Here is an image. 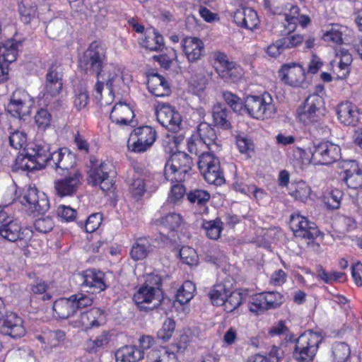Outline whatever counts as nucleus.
Wrapping results in <instances>:
<instances>
[{
	"label": "nucleus",
	"instance_id": "nucleus-1",
	"mask_svg": "<svg viewBox=\"0 0 362 362\" xmlns=\"http://www.w3.org/2000/svg\"><path fill=\"white\" fill-rule=\"evenodd\" d=\"M198 133L201 141L211 151L204 152L199 156L198 168L209 184L221 186L226 180L221 169L220 160L213 154V152L221 150V141L217 138L216 130L207 122L199 124Z\"/></svg>",
	"mask_w": 362,
	"mask_h": 362
},
{
	"label": "nucleus",
	"instance_id": "nucleus-2",
	"mask_svg": "<svg viewBox=\"0 0 362 362\" xmlns=\"http://www.w3.org/2000/svg\"><path fill=\"white\" fill-rule=\"evenodd\" d=\"M105 59L106 49L102 43L97 41L91 42L78 59V67L81 71L96 76L98 80L95 85V90L100 97L102 95L105 83L110 93L113 92V81L117 76L114 71H103Z\"/></svg>",
	"mask_w": 362,
	"mask_h": 362
},
{
	"label": "nucleus",
	"instance_id": "nucleus-3",
	"mask_svg": "<svg viewBox=\"0 0 362 362\" xmlns=\"http://www.w3.org/2000/svg\"><path fill=\"white\" fill-rule=\"evenodd\" d=\"M161 278L158 275H148L145 283L134 295L133 300L140 310L151 311L165 301Z\"/></svg>",
	"mask_w": 362,
	"mask_h": 362
},
{
	"label": "nucleus",
	"instance_id": "nucleus-4",
	"mask_svg": "<svg viewBox=\"0 0 362 362\" xmlns=\"http://www.w3.org/2000/svg\"><path fill=\"white\" fill-rule=\"evenodd\" d=\"M193 165L192 158L188 154L182 151H176L171 155L165 165V177L171 182H182Z\"/></svg>",
	"mask_w": 362,
	"mask_h": 362
},
{
	"label": "nucleus",
	"instance_id": "nucleus-5",
	"mask_svg": "<svg viewBox=\"0 0 362 362\" xmlns=\"http://www.w3.org/2000/svg\"><path fill=\"white\" fill-rule=\"evenodd\" d=\"M293 358L296 362H313L321 342L320 336L312 331H306L295 339Z\"/></svg>",
	"mask_w": 362,
	"mask_h": 362
},
{
	"label": "nucleus",
	"instance_id": "nucleus-6",
	"mask_svg": "<svg viewBox=\"0 0 362 362\" xmlns=\"http://www.w3.org/2000/svg\"><path fill=\"white\" fill-rule=\"evenodd\" d=\"M275 112V105L269 93L249 95L245 100L243 115L247 113L255 119H264L271 117Z\"/></svg>",
	"mask_w": 362,
	"mask_h": 362
},
{
	"label": "nucleus",
	"instance_id": "nucleus-7",
	"mask_svg": "<svg viewBox=\"0 0 362 362\" xmlns=\"http://www.w3.org/2000/svg\"><path fill=\"white\" fill-rule=\"evenodd\" d=\"M308 151L315 164L328 165L341 158V148L329 141H313Z\"/></svg>",
	"mask_w": 362,
	"mask_h": 362
},
{
	"label": "nucleus",
	"instance_id": "nucleus-8",
	"mask_svg": "<svg viewBox=\"0 0 362 362\" xmlns=\"http://www.w3.org/2000/svg\"><path fill=\"white\" fill-rule=\"evenodd\" d=\"M325 112L324 99L317 93L308 95L296 110L299 120L304 124H310L311 122L320 119Z\"/></svg>",
	"mask_w": 362,
	"mask_h": 362
},
{
	"label": "nucleus",
	"instance_id": "nucleus-9",
	"mask_svg": "<svg viewBox=\"0 0 362 362\" xmlns=\"http://www.w3.org/2000/svg\"><path fill=\"white\" fill-rule=\"evenodd\" d=\"M24 211L30 216L44 214L49 209V202L43 192H40L35 185H29L24 194Z\"/></svg>",
	"mask_w": 362,
	"mask_h": 362
},
{
	"label": "nucleus",
	"instance_id": "nucleus-10",
	"mask_svg": "<svg viewBox=\"0 0 362 362\" xmlns=\"http://www.w3.org/2000/svg\"><path fill=\"white\" fill-rule=\"evenodd\" d=\"M182 223V218L179 214L170 213L156 220V223L160 227L159 237L163 247L175 242L176 231Z\"/></svg>",
	"mask_w": 362,
	"mask_h": 362
},
{
	"label": "nucleus",
	"instance_id": "nucleus-11",
	"mask_svg": "<svg viewBox=\"0 0 362 362\" xmlns=\"http://www.w3.org/2000/svg\"><path fill=\"white\" fill-rule=\"evenodd\" d=\"M289 226L296 238L313 241L323 235L315 223L300 214L291 216Z\"/></svg>",
	"mask_w": 362,
	"mask_h": 362
},
{
	"label": "nucleus",
	"instance_id": "nucleus-12",
	"mask_svg": "<svg viewBox=\"0 0 362 362\" xmlns=\"http://www.w3.org/2000/svg\"><path fill=\"white\" fill-rule=\"evenodd\" d=\"M91 167L88 171V182L93 186H100L103 192L110 190L113 187V181L110 178L107 171V165L102 162L98 166V160L95 156L90 158Z\"/></svg>",
	"mask_w": 362,
	"mask_h": 362
},
{
	"label": "nucleus",
	"instance_id": "nucleus-13",
	"mask_svg": "<svg viewBox=\"0 0 362 362\" xmlns=\"http://www.w3.org/2000/svg\"><path fill=\"white\" fill-rule=\"evenodd\" d=\"M48 147L30 143L24 147V159L29 163L24 165V170L33 171L45 168L49 158Z\"/></svg>",
	"mask_w": 362,
	"mask_h": 362
},
{
	"label": "nucleus",
	"instance_id": "nucleus-14",
	"mask_svg": "<svg viewBox=\"0 0 362 362\" xmlns=\"http://www.w3.org/2000/svg\"><path fill=\"white\" fill-rule=\"evenodd\" d=\"M156 115L158 122L170 132L177 133L180 129L181 115L168 103H159Z\"/></svg>",
	"mask_w": 362,
	"mask_h": 362
},
{
	"label": "nucleus",
	"instance_id": "nucleus-15",
	"mask_svg": "<svg viewBox=\"0 0 362 362\" xmlns=\"http://www.w3.org/2000/svg\"><path fill=\"white\" fill-rule=\"evenodd\" d=\"M76 163L75 154L66 148H62L53 153L49 152L46 166H50L59 174H64L65 170L72 168Z\"/></svg>",
	"mask_w": 362,
	"mask_h": 362
},
{
	"label": "nucleus",
	"instance_id": "nucleus-16",
	"mask_svg": "<svg viewBox=\"0 0 362 362\" xmlns=\"http://www.w3.org/2000/svg\"><path fill=\"white\" fill-rule=\"evenodd\" d=\"M279 76L285 84L299 87L305 82V69L298 63L285 64L279 69Z\"/></svg>",
	"mask_w": 362,
	"mask_h": 362
},
{
	"label": "nucleus",
	"instance_id": "nucleus-17",
	"mask_svg": "<svg viewBox=\"0 0 362 362\" xmlns=\"http://www.w3.org/2000/svg\"><path fill=\"white\" fill-rule=\"evenodd\" d=\"M63 76L62 64L58 62H53L45 76V88L48 94L56 96L60 93L63 87Z\"/></svg>",
	"mask_w": 362,
	"mask_h": 362
},
{
	"label": "nucleus",
	"instance_id": "nucleus-18",
	"mask_svg": "<svg viewBox=\"0 0 362 362\" xmlns=\"http://www.w3.org/2000/svg\"><path fill=\"white\" fill-rule=\"evenodd\" d=\"M81 279V288L87 293H98L107 288L105 274L101 271L88 269L83 272Z\"/></svg>",
	"mask_w": 362,
	"mask_h": 362
},
{
	"label": "nucleus",
	"instance_id": "nucleus-19",
	"mask_svg": "<svg viewBox=\"0 0 362 362\" xmlns=\"http://www.w3.org/2000/svg\"><path fill=\"white\" fill-rule=\"evenodd\" d=\"M132 136H136L137 140L128 147L136 153H143L151 147L156 139V132L149 126H143L134 130Z\"/></svg>",
	"mask_w": 362,
	"mask_h": 362
},
{
	"label": "nucleus",
	"instance_id": "nucleus-20",
	"mask_svg": "<svg viewBox=\"0 0 362 362\" xmlns=\"http://www.w3.org/2000/svg\"><path fill=\"white\" fill-rule=\"evenodd\" d=\"M344 169L341 180L349 188L358 189L362 187V170L355 160H346L342 165Z\"/></svg>",
	"mask_w": 362,
	"mask_h": 362
},
{
	"label": "nucleus",
	"instance_id": "nucleus-21",
	"mask_svg": "<svg viewBox=\"0 0 362 362\" xmlns=\"http://www.w3.org/2000/svg\"><path fill=\"white\" fill-rule=\"evenodd\" d=\"M81 173L77 170L72 175L56 180L54 188L57 194L61 197L71 196L75 194L81 184Z\"/></svg>",
	"mask_w": 362,
	"mask_h": 362
},
{
	"label": "nucleus",
	"instance_id": "nucleus-22",
	"mask_svg": "<svg viewBox=\"0 0 362 362\" xmlns=\"http://www.w3.org/2000/svg\"><path fill=\"white\" fill-rule=\"evenodd\" d=\"M182 50L191 63L199 60L204 52V42L195 37H186L181 42Z\"/></svg>",
	"mask_w": 362,
	"mask_h": 362
},
{
	"label": "nucleus",
	"instance_id": "nucleus-23",
	"mask_svg": "<svg viewBox=\"0 0 362 362\" xmlns=\"http://www.w3.org/2000/svg\"><path fill=\"white\" fill-rule=\"evenodd\" d=\"M134 113L126 103L119 102L114 105L110 115L112 122L120 125H127L132 122Z\"/></svg>",
	"mask_w": 362,
	"mask_h": 362
},
{
	"label": "nucleus",
	"instance_id": "nucleus-24",
	"mask_svg": "<svg viewBox=\"0 0 362 362\" xmlns=\"http://www.w3.org/2000/svg\"><path fill=\"white\" fill-rule=\"evenodd\" d=\"M144 358V351L134 345H125L115 352L116 362H139Z\"/></svg>",
	"mask_w": 362,
	"mask_h": 362
},
{
	"label": "nucleus",
	"instance_id": "nucleus-25",
	"mask_svg": "<svg viewBox=\"0 0 362 362\" xmlns=\"http://www.w3.org/2000/svg\"><path fill=\"white\" fill-rule=\"evenodd\" d=\"M230 116V112L225 105L217 103L213 106L212 117L215 126L224 130L231 129Z\"/></svg>",
	"mask_w": 362,
	"mask_h": 362
},
{
	"label": "nucleus",
	"instance_id": "nucleus-26",
	"mask_svg": "<svg viewBox=\"0 0 362 362\" xmlns=\"http://www.w3.org/2000/svg\"><path fill=\"white\" fill-rule=\"evenodd\" d=\"M104 320V311L98 308H93L81 313L79 322L86 329L99 327Z\"/></svg>",
	"mask_w": 362,
	"mask_h": 362
},
{
	"label": "nucleus",
	"instance_id": "nucleus-27",
	"mask_svg": "<svg viewBox=\"0 0 362 362\" xmlns=\"http://www.w3.org/2000/svg\"><path fill=\"white\" fill-rule=\"evenodd\" d=\"M232 286L230 281H224L215 284L209 292L212 304L216 306L222 305L226 300L228 293L230 292Z\"/></svg>",
	"mask_w": 362,
	"mask_h": 362
},
{
	"label": "nucleus",
	"instance_id": "nucleus-28",
	"mask_svg": "<svg viewBox=\"0 0 362 362\" xmlns=\"http://www.w3.org/2000/svg\"><path fill=\"white\" fill-rule=\"evenodd\" d=\"M339 119L345 125L356 126L358 121V112L354 110L351 103H346L339 105L337 107Z\"/></svg>",
	"mask_w": 362,
	"mask_h": 362
},
{
	"label": "nucleus",
	"instance_id": "nucleus-29",
	"mask_svg": "<svg viewBox=\"0 0 362 362\" xmlns=\"http://www.w3.org/2000/svg\"><path fill=\"white\" fill-rule=\"evenodd\" d=\"M53 310L61 319H67L76 313L71 296L67 298H60L55 300Z\"/></svg>",
	"mask_w": 362,
	"mask_h": 362
},
{
	"label": "nucleus",
	"instance_id": "nucleus-30",
	"mask_svg": "<svg viewBox=\"0 0 362 362\" xmlns=\"http://www.w3.org/2000/svg\"><path fill=\"white\" fill-rule=\"evenodd\" d=\"M153 246L146 238H139L133 245L130 255L134 260H141L153 251Z\"/></svg>",
	"mask_w": 362,
	"mask_h": 362
},
{
	"label": "nucleus",
	"instance_id": "nucleus-31",
	"mask_svg": "<svg viewBox=\"0 0 362 362\" xmlns=\"http://www.w3.org/2000/svg\"><path fill=\"white\" fill-rule=\"evenodd\" d=\"M21 41H15L13 39L0 44V62H13L18 55V47Z\"/></svg>",
	"mask_w": 362,
	"mask_h": 362
},
{
	"label": "nucleus",
	"instance_id": "nucleus-32",
	"mask_svg": "<svg viewBox=\"0 0 362 362\" xmlns=\"http://www.w3.org/2000/svg\"><path fill=\"white\" fill-rule=\"evenodd\" d=\"M218 75L225 81L235 83L243 76V70L235 62H232L223 69H218Z\"/></svg>",
	"mask_w": 362,
	"mask_h": 362
},
{
	"label": "nucleus",
	"instance_id": "nucleus-33",
	"mask_svg": "<svg viewBox=\"0 0 362 362\" xmlns=\"http://www.w3.org/2000/svg\"><path fill=\"white\" fill-rule=\"evenodd\" d=\"M21 226L17 223L9 221L0 226V235L8 241L14 242L20 238Z\"/></svg>",
	"mask_w": 362,
	"mask_h": 362
},
{
	"label": "nucleus",
	"instance_id": "nucleus-34",
	"mask_svg": "<svg viewBox=\"0 0 362 362\" xmlns=\"http://www.w3.org/2000/svg\"><path fill=\"white\" fill-rule=\"evenodd\" d=\"M142 45L151 51H161L164 47L163 37L153 30L145 37Z\"/></svg>",
	"mask_w": 362,
	"mask_h": 362
},
{
	"label": "nucleus",
	"instance_id": "nucleus-35",
	"mask_svg": "<svg viewBox=\"0 0 362 362\" xmlns=\"http://www.w3.org/2000/svg\"><path fill=\"white\" fill-rule=\"evenodd\" d=\"M351 349L345 342H334L332 347V356L334 362H345L349 358Z\"/></svg>",
	"mask_w": 362,
	"mask_h": 362
},
{
	"label": "nucleus",
	"instance_id": "nucleus-36",
	"mask_svg": "<svg viewBox=\"0 0 362 362\" xmlns=\"http://www.w3.org/2000/svg\"><path fill=\"white\" fill-rule=\"evenodd\" d=\"M243 300L242 293L233 291L232 288L222 306L226 312L232 313L243 303Z\"/></svg>",
	"mask_w": 362,
	"mask_h": 362
},
{
	"label": "nucleus",
	"instance_id": "nucleus-37",
	"mask_svg": "<svg viewBox=\"0 0 362 362\" xmlns=\"http://www.w3.org/2000/svg\"><path fill=\"white\" fill-rule=\"evenodd\" d=\"M223 98L233 112L243 115L244 103L237 95L229 91H225L223 93Z\"/></svg>",
	"mask_w": 362,
	"mask_h": 362
},
{
	"label": "nucleus",
	"instance_id": "nucleus-38",
	"mask_svg": "<svg viewBox=\"0 0 362 362\" xmlns=\"http://www.w3.org/2000/svg\"><path fill=\"white\" fill-rule=\"evenodd\" d=\"M18 318L16 313L13 312H6L5 314L2 312V316L0 317V328L4 329V332L11 334L12 331L17 326Z\"/></svg>",
	"mask_w": 362,
	"mask_h": 362
},
{
	"label": "nucleus",
	"instance_id": "nucleus-39",
	"mask_svg": "<svg viewBox=\"0 0 362 362\" xmlns=\"http://www.w3.org/2000/svg\"><path fill=\"white\" fill-rule=\"evenodd\" d=\"M219 219H215L206 221L203 224V228L206 230V235L212 240H217L221 235L222 227Z\"/></svg>",
	"mask_w": 362,
	"mask_h": 362
},
{
	"label": "nucleus",
	"instance_id": "nucleus-40",
	"mask_svg": "<svg viewBox=\"0 0 362 362\" xmlns=\"http://www.w3.org/2000/svg\"><path fill=\"white\" fill-rule=\"evenodd\" d=\"M129 190L134 199H139L146 190L144 180L134 176L129 184Z\"/></svg>",
	"mask_w": 362,
	"mask_h": 362
},
{
	"label": "nucleus",
	"instance_id": "nucleus-41",
	"mask_svg": "<svg viewBox=\"0 0 362 362\" xmlns=\"http://www.w3.org/2000/svg\"><path fill=\"white\" fill-rule=\"evenodd\" d=\"M66 27V22L62 18H55L50 21L46 27V33L49 37L55 38L59 36Z\"/></svg>",
	"mask_w": 362,
	"mask_h": 362
},
{
	"label": "nucleus",
	"instance_id": "nucleus-42",
	"mask_svg": "<svg viewBox=\"0 0 362 362\" xmlns=\"http://www.w3.org/2000/svg\"><path fill=\"white\" fill-rule=\"evenodd\" d=\"M263 295L269 310L279 308L284 301V296L279 292H265Z\"/></svg>",
	"mask_w": 362,
	"mask_h": 362
},
{
	"label": "nucleus",
	"instance_id": "nucleus-43",
	"mask_svg": "<svg viewBox=\"0 0 362 362\" xmlns=\"http://www.w3.org/2000/svg\"><path fill=\"white\" fill-rule=\"evenodd\" d=\"M175 329V321L171 318H167L162 326V328L158 332V337L164 341H168Z\"/></svg>",
	"mask_w": 362,
	"mask_h": 362
},
{
	"label": "nucleus",
	"instance_id": "nucleus-44",
	"mask_svg": "<svg viewBox=\"0 0 362 362\" xmlns=\"http://www.w3.org/2000/svg\"><path fill=\"white\" fill-rule=\"evenodd\" d=\"M190 340V337L187 334L183 333L180 334L179 337L176 338L171 344L170 347L173 350L172 351L177 354H183L187 349Z\"/></svg>",
	"mask_w": 362,
	"mask_h": 362
},
{
	"label": "nucleus",
	"instance_id": "nucleus-45",
	"mask_svg": "<svg viewBox=\"0 0 362 362\" xmlns=\"http://www.w3.org/2000/svg\"><path fill=\"white\" fill-rule=\"evenodd\" d=\"M187 199L191 203H197L198 205H203L210 199L208 192L202 189H194L187 194Z\"/></svg>",
	"mask_w": 362,
	"mask_h": 362
},
{
	"label": "nucleus",
	"instance_id": "nucleus-46",
	"mask_svg": "<svg viewBox=\"0 0 362 362\" xmlns=\"http://www.w3.org/2000/svg\"><path fill=\"white\" fill-rule=\"evenodd\" d=\"M309 131L314 134L315 136L327 137L331 134V130L329 127L323 122L316 120L311 122L310 124Z\"/></svg>",
	"mask_w": 362,
	"mask_h": 362
},
{
	"label": "nucleus",
	"instance_id": "nucleus-47",
	"mask_svg": "<svg viewBox=\"0 0 362 362\" xmlns=\"http://www.w3.org/2000/svg\"><path fill=\"white\" fill-rule=\"evenodd\" d=\"M72 302L75 307L76 312L93 304V298L82 293H78L71 296Z\"/></svg>",
	"mask_w": 362,
	"mask_h": 362
},
{
	"label": "nucleus",
	"instance_id": "nucleus-48",
	"mask_svg": "<svg viewBox=\"0 0 362 362\" xmlns=\"http://www.w3.org/2000/svg\"><path fill=\"white\" fill-rule=\"evenodd\" d=\"M300 15V8L297 6H292L288 13L285 14V21L288 23L285 28L288 33L293 32L297 25V20Z\"/></svg>",
	"mask_w": 362,
	"mask_h": 362
},
{
	"label": "nucleus",
	"instance_id": "nucleus-49",
	"mask_svg": "<svg viewBox=\"0 0 362 362\" xmlns=\"http://www.w3.org/2000/svg\"><path fill=\"white\" fill-rule=\"evenodd\" d=\"M339 25H332L329 30L323 35L322 39L326 42H332L336 44L342 42V33Z\"/></svg>",
	"mask_w": 362,
	"mask_h": 362
},
{
	"label": "nucleus",
	"instance_id": "nucleus-50",
	"mask_svg": "<svg viewBox=\"0 0 362 362\" xmlns=\"http://www.w3.org/2000/svg\"><path fill=\"white\" fill-rule=\"evenodd\" d=\"M23 109V101L21 99L15 98L13 95L7 105L6 110L12 117L21 119V110Z\"/></svg>",
	"mask_w": 362,
	"mask_h": 362
},
{
	"label": "nucleus",
	"instance_id": "nucleus-51",
	"mask_svg": "<svg viewBox=\"0 0 362 362\" xmlns=\"http://www.w3.org/2000/svg\"><path fill=\"white\" fill-rule=\"evenodd\" d=\"M89 101V95L86 90L83 88H80L76 90L75 95L74 97V107L80 110L88 105Z\"/></svg>",
	"mask_w": 362,
	"mask_h": 362
},
{
	"label": "nucleus",
	"instance_id": "nucleus-52",
	"mask_svg": "<svg viewBox=\"0 0 362 362\" xmlns=\"http://www.w3.org/2000/svg\"><path fill=\"white\" fill-rule=\"evenodd\" d=\"M249 310L257 315L269 310L263 293L256 296L253 298V301L249 305Z\"/></svg>",
	"mask_w": 362,
	"mask_h": 362
},
{
	"label": "nucleus",
	"instance_id": "nucleus-53",
	"mask_svg": "<svg viewBox=\"0 0 362 362\" xmlns=\"http://www.w3.org/2000/svg\"><path fill=\"white\" fill-rule=\"evenodd\" d=\"M103 221V215L100 213H94L90 215L84 225L87 233H93L98 228Z\"/></svg>",
	"mask_w": 362,
	"mask_h": 362
},
{
	"label": "nucleus",
	"instance_id": "nucleus-54",
	"mask_svg": "<svg viewBox=\"0 0 362 362\" xmlns=\"http://www.w3.org/2000/svg\"><path fill=\"white\" fill-rule=\"evenodd\" d=\"M186 287H192V289L194 290V288L189 281L185 283L182 287L178 289L175 296V300L177 301L180 305H185V303H188L193 296L191 291H186Z\"/></svg>",
	"mask_w": 362,
	"mask_h": 362
},
{
	"label": "nucleus",
	"instance_id": "nucleus-55",
	"mask_svg": "<svg viewBox=\"0 0 362 362\" xmlns=\"http://www.w3.org/2000/svg\"><path fill=\"white\" fill-rule=\"evenodd\" d=\"M35 121L39 128L45 129L50 124L51 115L47 110L41 108L35 115Z\"/></svg>",
	"mask_w": 362,
	"mask_h": 362
},
{
	"label": "nucleus",
	"instance_id": "nucleus-56",
	"mask_svg": "<svg viewBox=\"0 0 362 362\" xmlns=\"http://www.w3.org/2000/svg\"><path fill=\"white\" fill-rule=\"evenodd\" d=\"M311 189L304 182L298 184L295 190L291 192V195L297 200L305 202L310 194Z\"/></svg>",
	"mask_w": 362,
	"mask_h": 362
},
{
	"label": "nucleus",
	"instance_id": "nucleus-57",
	"mask_svg": "<svg viewBox=\"0 0 362 362\" xmlns=\"http://www.w3.org/2000/svg\"><path fill=\"white\" fill-rule=\"evenodd\" d=\"M180 256L182 262L188 264L193 265L197 262L196 252L194 249L189 247H183L180 250Z\"/></svg>",
	"mask_w": 362,
	"mask_h": 362
},
{
	"label": "nucleus",
	"instance_id": "nucleus-58",
	"mask_svg": "<svg viewBox=\"0 0 362 362\" xmlns=\"http://www.w3.org/2000/svg\"><path fill=\"white\" fill-rule=\"evenodd\" d=\"M284 50L294 48L300 45L304 40V37L300 35H293L284 37L279 39Z\"/></svg>",
	"mask_w": 362,
	"mask_h": 362
},
{
	"label": "nucleus",
	"instance_id": "nucleus-59",
	"mask_svg": "<svg viewBox=\"0 0 362 362\" xmlns=\"http://www.w3.org/2000/svg\"><path fill=\"white\" fill-rule=\"evenodd\" d=\"M34 226L35 229L39 232L47 233L53 229L54 223L50 217L47 216L36 219Z\"/></svg>",
	"mask_w": 362,
	"mask_h": 362
},
{
	"label": "nucleus",
	"instance_id": "nucleus-60",
	"mask_svg": "<svg viewBox=\"0 0 362 362\" xmlns=\"http://www.w3.org/2000/svg\"><path fill=\"white\" fill-rule=\"evenodd\" d=\"M245 11V28L252 30L259 23L257 14L250 8H246Z\"/></svg>",
	"mask_w": 362,
	"mask_h": 362
},
{
	"label": "nucleus",
	"instance_id": "nucleus-61",
	"mask_svg": "<svg viewBox=\"0 0 362 362\" xmlns=\"http://www.w3.org/2000/svg\"><path fill=\"white\" fill-rule=\"evenodd\" d=\"M57 213L62 219L71 221L76 218V211L70 206L61 205L58 207Z\"/></svg>",
	"mask_w": 362,
	"mask_h": 362
},
{
	"label": "nucleus",
	"instance_id": "nucleus-62",
	"mask_svg": "<svg viewBox=\"0 0 362 362\" xmlns=\"http://www.w3.org/2000/svg\"><path fill=\"white\" fill-rule=\"evenodd\" d=\"M342 197V193L338 189L332 190L329 197L327 198L325 202L327 207L332 209H337L339 208L340 201Z\"/></svg>",
	"mask_w": 362,
	"mask_h": 362
},
{
	"label": "nucleus",
	"instance_id": "nucleus-63",
	"mask_svg": "<svg viewBox=\"0 0 362 362\" xmlns=\"http://www.w3.org/2000/svg\"><path fill=\"white\" fill-rule=\"evenodd\" d=\"M9 144L16 150H21L23 147V132L15 130L9 136Z\"/></svg>",
	"mask_w": 362,
	"mask_h": 362
},
{
	"label": "nucleus",
	"instance_id": "nucleus-64",
	"mask_svg": "<svg viewBox=\"0 0 362 362\" xmlns=\"http://www.w3.org/2000/svg\"><path fill=\"white\" fill-rule=\"evenodd\" d=\"M166 82L168 81L163 76L157 73L151 74L150 76H148L147 81L148 89L150 91L151 90H153L154 88L158 87Z\"/></svg>",
	"mask_w": 362,
	"mask_h": 362
}]
</instances>
